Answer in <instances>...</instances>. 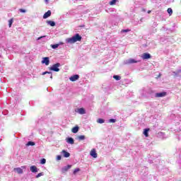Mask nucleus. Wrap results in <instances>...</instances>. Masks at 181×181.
Masks as SVG:
<instances>
[{
    "instance_id": "24",
    "label": "nucleus",
    "mask_w": 181,
    "mask_h": 181,
    "mask_svg": "<svg viewBox=\"0 0 181 181\" xmlns=\"http://www.w3.org/2000/svg\"><path fill=\"white\" fill-rule=\"evenodd\" d=\"M59 46H60V44L51 45L52 49H57V47H59Z\"/></svg>"
},
{
    "instance_id": "5",
    "label": "nucleus",
    "mask_w": 181,
    "mask_h": 181,
    "mask_svg": "<svg viewBox=\"0 0 181 181\" xmlns=\"http://www.w3.org/2000/svg\"><path fill=\"white\" fill-rule=\"evenodd\" d=\"M166 92H160V93H157L155 95V97H156L157 98H160L162 97H166Z\"/></svg>"
},
{
    "instance_id": "17",
    "label": "nucleus",
    "mask_w": 181,
    "mask_h": 181,
    "mask_svg": "<svg viewBox=\"0 0 181 181\" xmlns=\"http://www.w3.org/2000/svg\"><path fill=\"white\" fill-rule=\"evenodd\" d=\"M78 129H80V127H78V126H76L72 128L71 131L74 134H77L78 132Z\"/></svg>"
},
{
    "instance_id": "2",
    "label": "nucleus",
    "mask_w": 181,
    "mask_h": 181,
    "mask_svg": "<svg viewBox=\"0 0 181 181\" xmlns=\"http://www.w3.org/2000/svg\"><path fill=\"white\" fill-rule=\"evenodd\" d=\"M60 66L62 65L60 64V63L58 62L57 64H53L51 67H49V70L51 71H60V69H59Z\"/></svg>"
},
{
    "instance_id": "7",
    "label": "nucleus",
    "mask_w": 181,
    "mask_h": 181,
    "mask_svg": "<svg viewBox=\"0 0 181 181\" xmlns=\"http://www.w3.org/2000/svg\"><path fill=\"white\" fill-rule=\"evenodd\" d=\"M75 111L76 112H78V114H81V115H83V114H86V110H84V108L83 107L78 108Z\"/></svg>"
},
{
    "instance_id": "29",
    "label": "nucleus",
    "mask_w": 181,
    "mask_h": 181,
    "mask_svg": "<svg viewBox=\"0 0 181 181\" xmlns=\"http://www.w3.org/2000/svg\"><path fill=\"white\" fill-rule=\"evenodd\" d=\"M127 32H131L130 29L122 30L121 33H127Z\"/></svg>"
},
{
    "instance_id": "9",
    "label": "nucleus",
    "mask_w": 181,
    "mask_h": 181,
    "mask_svg": "<svg viewBox=\"0 0 181 181\" xmlns=\"http://www.w3.org/2000/svg\"><path fill=\"white\" fill-rule=\"evenodd\" d=\"M143 60H148L151 59V54L149 53H144L141 56Z\"/></svg>"
},
{
    "instance_id": "12",
    "label": "nucleus",
    "mask_w": 181,
    "mask_h": 181,
    "mask_svg": "<svg viewBox=\"0 0 181 181\" xmlns=\"http://www.w3.org/2000/svg\"><path fill=\"white\" fill-rule=\"evenodd\" d=\"M52 15V11L50 10L47 11L43 16V19H47Z\"/></svg>"
},
{
    "instance_id": "25",
    "label": "nucleus",
    "mask_w": 181,
    "mask_h": 181,
    "mask_svg": "<svg viewBox=\"0 0 181 181\" xmlns=\"http://www.w3.org/2000/svg\"><path fill=\"white\" fill-rule=\"evenodd\" d=\"M97 122H98V124H104V122H105V120L104 119H98L97 120Z\"/></svg>"
},
{
    "instance_id": "11",
    "label": "nucleus",
    "mask_w": 181,
    "mask_h": 181,
    "mask_svg": "<svg viewBox=\"0 0 181 181\" xmlns=\"http://www.w3.org/2000/svg\"><path fill=\"white\" fill-rule=\"evenodd\" d=\"M80 78V76L75 74L69 78V80L71 81H76V80H78Z\"/></svg>"
},
{
    "instance_id": "23",
    "label": "nucleus",
    "mask_w": 181,
    "mask_h": 181,
    "mask_svg": "<svg viewBox=\"0 0 181 181\" xmlns=\"http://www.w3.org/2000/svg\"><path fill=\"white\" fill-rule=\"evenodd\" d=\"M148 132H149V129H145L144 130L143 134H144V135H145L146 136H148Z\"/></svg>"
},
{
    "instance_id": "32",
    "label": "nucleus",
    "mask_w": 181,
    "mask_h": 181,
    "mask_svg": "<svg viewBox=\"0 0 181 181\" xmlns=\"http://www.w3.org/2000/svg\"><path fill=\"white\" fill-rule=\"evenodd\" d=\"M78 172H80V168H76L74 170V175H76Z\"/></svg>"
},
{
    "instance_id": "22",
    "label": "nucleus",
    "mask_w": 181,
    "mask_h": 181,
    "mask_svg": "<svg viewBox=\"0 0 181 181\" xmlns=\"http://www.w3.org/2000/svg\"><path fill=\"white\" fill-rule=\"evenodd\" d=\"M113 78H115V80H116L117 81H119V80H121V76L118 75H115L113 76Z\"/></svg>"
},
{
    "instance_id": "35",
    "label": "nucleus",
    "mask_w": 181,
    "mask_h": 181,
    "mask_svg": "<svg viewBox=\"0 0 181 181\" xmlns=\"http://www.w3.org/2000/svg\"><path fill=\"white\" fill-rule=\"evenodd\" d=\"M20 12H22L23 13H25V12H26V10L21 8Z\"/></svg>"
},
{
    "instance_id": "13",
    "label": "nucleus",
    "mask_w": 181,
    "mask_h": 181,
    "mask_svg": "<svg viewBox=\"0 0 181 181\" xmlns=\"http://www.w3.org/2000/svg\"><path fill=\"white\" fill-rule=\"evenodd\" d=\"M30 170L33 173H37V167L35 165H32L30 167Z\"/></svg>"
},
{
    "instance_id": "16",
    "label": "nucleus",
    "mask_w": 181,
    "mask_h": 181,
    "mask_svg": "<svg viewBox=\"0 0 181 181\" xmlns=\"http://www.w3.org/2000/svg\"><path fill=\"white\" fill-rule=\"evenodd\" d=\"M90 156H92L93 158H97L98 154L97 152H95V149H92L90 153Z\"/></svg>"
},
{
    "instance_id": "20",
    "label": "nucleus",
    "mask_w": 181,
    "mask_h": 181,
    "mask_svg": "<svg viewBox=\"0 0 181 181\" xmlns=\"http://www.w3.org/2000/svg\"><path fill=\"white\" fill-rule=\"evenodd\" d=\"M35 141H28L26 144L27 146H35Z\"/></svg>"
},
{
    "instance_id": "41",
    "label": "nucleus",
    "mask_w": 181,
    "mask_h": 181,
    "mask_svg": "<svg viewBox=\"0 0 181 181\" xmlns=\"http://www.w3.org/2000/svg\"><path fill=\"white\" fill-rule=\"evenodd\" d=\"M143 19H144V18H141V22H142Z\"/></svg>"
},
{
    "instance_id": "33",
    "label": "nucleus",
    "mask_w": 181,
    "mask_h": 181,
    "mask_svg": "<svg viewBox=\"0 0 181 181\" xmlns=\"http://www.w3.org/2000/svg\"><path fill=\"white\" fill-rule=\"evenodd\" d=\"M40 176H43V173H38V174L36 175V177H37V178H39V177H40Z\"/></svg>"
},
{
    "instance_id": "26",
    "label": "nucleus",
    "mask_w": 181,
    "mask_h": 181,
    "mask_svg": "<svg viewBox=\"0 0 181 181\" xmlns=\"http://www.w3.org/2000/svg\"><path fill=\"white\" fill-rule=\"evenodd\" d=\"M12 23H13V18H11V19L8 21V26H9V28H11V27H12Z\"/></svg>"
},
{
    "instance_id": "40",
    "label": "nucleus",
    "mask_w": 181,
    "mask_h": 181,
    "mask_svg": "<svg viewBox=\"0 0 181 181\" xmlns=\"http://www.w3.org/2000/svg\"><path fill=\"white\" fill-rule=\"evenodd\" d=\"M1 58H2V56H1V54H0V59H1Z\"/></svg>"
},
{
    "instance_id": "31",
    "label": "nucleus",
    "mask_w": 181,
    "mask_h": 181,
    "mask_svg": "<svg viewBox=\"0 0 181 181\" xmlns=\"http://www.w3.org/2000/svg\"><path fill=\"white\" fill-rule=\"evenodd\" d=\"M116 122H117V120L115 119H109V122L112 123V124H114Z\"/></svg>"
},
{
    "instance_id": "1",
    "label": "nucleus",
    "mask_w": 181,
    "mask_h": 181,
    "mask_svg": "<svg viewBox=\"0 0 181 181\" xmlns=\"http://www.w3.org/2000/svg\"><path fill=\"white\" fill-rule=\"evenodd\" d=\"M81 39H82L81 35H80V34L78 33H76L73 37L66 38V43H69V45H73L76 43V42H81Z\"/></svg>"
},
{
    "instance_id": "36",
    "label": "nucleus",
    "mask_w": 181,
    "mask_h": 181,
    "mask_svg": "<svg viewBox=\"0 0 181 181\" xmlns=\"http://www.w3.org/2000/svg\"><path fill=\"white\" fill-rule=\"evenodd\" d=\"M43 37H46V35L41 36L37 39V40H40V39H43Z\"/></svg>"
},
{
    "instance_id": "28",
    "label": "nucleus",
    "mask_w": 181,
    "mask_h": 181,
    "mask_svg": "<svg viewBox=\"0 0 181 181\" xmlns=\"http://www.w3.org/2000/svg\"><path fill=\"white\" fill-rule=\"evenodd\" d=\"M117 0H112L110 1V5H115L117 4Z\"/></svg>"
},
{
    "instance_id": "21",
    "label": "nucleus",
    "mask_w": 181,
    "mask_h": 181,
    "mask_svg": "<svg viewBox=\"0 0 181 181\" xmlns=\"http://www.w3.org/2000/svg\"><path fill=\"white\" fill-rule=\"evenodd\" d=\"M77 138H78V141H84V139H86V136L81 135V136H78Z\"/></svg>"
},
{
    "instance_id": "38",
    "label": "nucleus",
    "mask_w": 181,
    "mask_h": 181,
    "mask_svg": "<svg viewBox=\"0 0 181 181\" xmlns=\"http://www.w3.org/2000/svg\"><path fill=\"white\" fill-rule=\"evenodd\" d=\"M45 2L47 5V4H49V0H45Z\"/></svg>"
},
{
    "instance_id": "14",
    "label": "nucleus",
    "mask_w": 181,
    "mask_h": 181,
    "mask_svg": "<svg viewBox=\"0 0 181 181\" xmlns=\"http://www.w3.org/2000/svg\"><path fill=\"white\" fill-rule=\"evenodd\" d=\"M13 170L14 172H16V173H18V175H22V173H23V170L21 168H16Z\"/></svg>"
},
{
    "instance_id": "27",
    "label": "nucleus",
    "mask_w": 181,
    "mask_h": 181,
    "mask_svg": "<svg viewBox=\"0 0 181 181\" xmlns=\"http://www.w3.org/2000/svg\"><path fill=\"white\" fill-rule=\"evenodd\" d=\"M168 13H169L170 16L173 13V10H172L170 8H168L167 10Z\"/></svg>"
},
{
    "instance_id": "10",
    "label": "nucleus",
    "mask_w": 181,
    "mask_h": 181,
    "mask_svg": "<svg viewBox=\"0 0 181 181\" xmlns=\"http://www.w3.org/2000/svg\"><path fill=\"white\" fill-rule=\"evenodd\" d=\"M173 76H175V77H181V69L173 71Z\"/></svg>"
},
{
    "instance_id": "18",
    "label": "nucleus",
    "mask_w": 181,
    "mask_h": 181,
    "mask_svg": "<svg viewBox=\"0 0 181 181\" xmlns=\"http://www.w3.org/2000/svg\"><path fill=\"white\" fill-rule=\"evenodd\" d=\"M62 154L64 155V158H69L70 156V153L66 151V150L62 151Z\"/></svg>"
},
{
    "instance_id": "37",
    "label": "nucleus",
    "mask_w": 181,
    "mask_h": 181,
    "mask_svg": "<svg viewBox=\"0 0 181 181\" xmlns=\"http://www.w3.org/2000/svg\"><path fill=\"white\" fill-rule=\"evenodd\" d=\"M12 49H13V48L11 47V48L8 49V53H12V52H11V50H12Z\"/></svg>"
},
{
    "instance_id": "19",
    "label": "nucleus",
    "mask_w": 181,
    "mask_h": 181,
    "mask_svg": "<svg viewBox=\"0 0 181 181\" xmlns=\"http://www.w3.org/2000/svg\"><path fill=\"white\" fill-rule=\"evenodd\" d=\"M47 25H49V26H56V23L53 21H47Z\"/></svg>"
},
{
    "instance_id": "3",
    "label": "nucleus",
    "mask_w": 181,
    "mask_h": 181,
    "mask_svg": "<svg viewBox=\"0 0 181 181\" xmlns=\"http://www.w3.org/2000/svg\"><path fill=\"white\" fill-rule=\"evenodd\" d=\"M140 60L136 61L135 59L130 58L124 61L125 64H134V63H139Z\"/></svg>"
},
{
    "instance_id": "8",
    "label": "nucleus",
    "mask_w": 181,
    "mask_h": 181,
    "mask_svg": "<svg viewBox=\"0 0 181 181\" xmlns=\"http://www.w3.org/2000/svg\"><path fill=\"white\" fill-rule=\"evenodd\" d=\"M69 169H71V165H68L66 166H64L62 168L61 171L62 173H66Z\"/></svg>"
},
{
    "instance_id": "39",
    "label": "nucleus",
    "mask_w": 181,
    "mask_h": 181,
    "mask_svg": "<svg viewBox=\"0 0 181 181\" xmlns=\"http://www.w3.org/2000/svg\"><path fill=\"white\" fill-rule=\"evenodd\" d=\"M147 13H151V10L148 11Z\"/></svg>"
},
{
    "instance_id": "34",
    "label": "nucleus",
    "mask_w": 181,
    "mask_h": 181,
    "mask_svg": "<svg viewBox=\"0 0 181 181\" xmlns=\"http://www.w3.org/2000/svg\"><path fill=\"white\" fill-rule=\"evenodd\" d=\"M57 160H62V156H57Z\"/></svg>"
},
{
    "instance_id": "4",
    "label": "nucleus",
    "mask_w": 181,
    "mask_h": 181,
    "mask_svg": "<svg viewBox=\"0 0 181 181\" xmlns=\"http://www.w3.org/2000/svg\"><path fill=\"white\" fill-rule=\"evenodd\" d=\"M42 64H45V66H49V64H50V59H49V57H43L42 60Z\"/></svg>"
},
{
    "instance_id": "30",
    "label": "nucleus",
    "mask_w": 181,
    "mask_h": 181,
    "mask_svg": "<svg viewBox=\"0 0 181 181\" xmlns=\"http://www.w3.org/2000/svg\"><path fill=\"white\" fill-rule=\"evenodd\" d=\"M40 163L41 165H45V163H46V160L45 158H42L40 160Z\"/></svg>"
},
{
    "instance_id": "6",
    "label": "nucleus",
    "mask_w": 181,
    "mask_h": 181,
    "mask_svg": "<svg viewBox=\"0 0 181 181\" xmlns=\"http://www.w3.org/2000/svg\"><path fill=\"white\" fill-rule=\"evenodd\" d=\"M46 74H48L47 76V77H49V78H51V80L53 79V74L52 73V71H45V72H42V76H45Z\"/></svg>"
},
{
    "instance_id": "15",
    "label": "nucleus",
    "mask_w": 181,
    "mask_h": 181,
    "mask_svg": "<svg viewBox=\"0 0 181 181\" xmlns=\"http://www.w3.org/2000/svg\"><path fill=\"white\" fill-rule=\"evenodd\" d=\"M67 144H70L71 145L74 144V139L71 137H68L66 139Z\"/></svg>"
}]
</instances>
